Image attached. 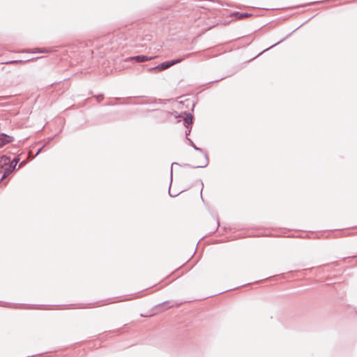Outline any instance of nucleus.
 Listing matches in <instances>:
<instances>
[{"mask_svg": "<svg viewBox=\"0 0 357 357\" xmlns=\"http://www.w3.org/2000/svg\"><path fill=\"white\" fill-rule=\"evenodd\" d=\"M187 140L189 141L190 145L191 146H192L195 150L204 153V157H205V162L203 165H198V166H192V165H189V164H183V165H181L179 163L176 162L172 163V167H171V181H172V173H173V169H173V167L175 166V165L185 167L192 168V169H197V168L206 167L208 165L209 159H208L207 153L202 149L197 147L190 138L187 137Z\"/></svg>", "mask_w": 357, "mask_h": 357, "instance_id": "1", "label": "nucleus"}, {"mask_svg": "<svg viewBox=\"0 0 357 357\" xmlns=\"http://www.w3.org/2000/svg\"><path fill=\"white\" fill-rule=\"evenodd\" d=\"M183 60H184V57L173 59V60H171V61H164V62L161 63L160 64H159V65H158L156 66L149 68L148 69V70L149 72H151V71L161 72V71H163V70H165L166 69H168L169 68H170V67H172V66H174V65H176L177 63H181Z\"/></svg>", "mask_w": 357, "mask_h": 357, "instance_id": "2", "label": "nucleus"}, {"mask_svg": "<svg viewBox=\"0 0 357 357\" xmlns=\"http://www.w3.org/2000/svg\"><path fill=\"white\" fill-rule=\"evenodd\" d=\"M13 137L9 136L5 133H0V149L2 148L6 144L12 142Z\"/></svg>", "mask_w": 357, "mask_h": 357, "instance_id": "3", "label": "nucleus"}, {"mask_svg": "<svg viewBox=\"0 0 357 357\" xmlns=\"http://www.w3.org/2000/svg\"><path fill=\"white\" fill-rule=\"evenodd\" d=\"M153 57L152 56H147L146 55H137L131 56L129 58L130 61H134L137 63H144L147 61L151 60Z\"/></svg>", "mask_w": 357, "mask_h": 357, "instance_id": "4", "label": "nucleus"}, {"mask_svg": "<svg viewBox=\"0 0 357 357\" xmlns=\"http://www.w3.org/2000/svg\"><path fill=\"white\" fill-rule=\"evenodd\" d=\"M54 50L52 48H36L32 50H24L23 52L29 53H50L52 52Z\"/></svg>", "mask_w": 357, "mask_h": 357, "instance_id": "5", "label": "nucleus"}, {"mask_svg": "<svg viewBox=\"0 0 357 357\" xmlns=\"http://www.w3.org/2000/svg\"><path fill=\"white\" fill-rule=\"evenodd\" d=\"M193 123V116L191 113H188L185 114V116L183 118V124L186 128L188 127H192Z\"/></svg>", "mask_w": 357, "mask_h": 357, "instance_id": "6", "label": "nucleus"}, {"mask_svg": "<svg viewBox=\"0 0 357 357\" xmlns=\"http://www.w3.org/2000/svg\"><path fill=\"white\" fill-rule=\"evenodd\" d=\"M14 170L15 167H13V165H8V167H6L3 169V175L0 178V183L2 182L6 177H8Z\"/></svg>", "mask_w": 357, "mask_h": 357, "instance_id": "7", "label": "nucleus"}, {"mask_svg": "<svg viewBox=\"0 0 357 357\" xmlns=\"http://www.w3.org/2000/svg\"><path fill=\"white\" fill-rule=\"evenodd\" d=\"M10 158L2 155L0 157V169L3 168L5 166H7L10 164Z\"/></svg>", "mask_w": 357, "mask_h": 357, "instance_id": "8", "label": "nucleus"}, {"mask_svg": "<svg viewBox=\"0 0 357 357\" xmlns=\"http://www.w3.org/2000/svg\"><path fill=\"white\" fill-rule=\"evenodd\" d=\"M252 15L251 13H248L235 12L233 13V16L237 19H243V18L250 17Z\"/></svg>", "mask_w": 357, "mask_h": 357, "instance_id": "9", "label": "nucleus"}, {"mask_svg": "<svg viewBox=\"0 0 357 357\" xmlns=\"http://www.w3.org/2000/svg\"><path fill=\"white\" fill-rule=\"evenodd\" d=\"M157 100L154 98H149L144 100L142 102H139L140 104H153L155 103Z\"/></svg>", "mask_w": 357, "mask_h": 357, "instance_id": "10", "label": "nucleus"}, {"mask_svg": "<svg viewBox=\"0 0 357 357\" xmlns=\"http://www.w3.org/2000/svg\"><path fill=\"white\" fill-rule=\"evenodd\" d=\"M290 35H291V33L288 34L286 37L283 38H282V39H281L280 41H278V42H277L276 43L273 44V45H271V47H269L266 48V50H264L262 52H261V53H260V54H262L263 52H266V51H267V50H270L271 48H272V47H273L276 46V45H278L279 43H282V41H284V40H285V39H286L289 36H290Z\"/></svg>", "mask_w": 357, "mask_h": 357, "instance_id": "11", "label": "nucleus"}, {"mask_svg": "<svg viewBox=\"0 0 357 357\" xmlns=\"http://www.w3.org/2000/svg\"><path fill=\"white\" fill-rule=\"evenodd\" d=\"M33 59H29V60H27V61H22V60H13V61H10L7 62V63H8V64H13V63H25V62H27V61H32V60H33Z\"/></svg>", "mask_w": 357, "mask_h": 357, "instance_id": "12", "label": "nucleus"}, {"mask_svg": "<svg viewBox=\"0 0 357 357\" xmlns=\"http://www.w3.org/2000/svg\"><path fill=\"white\" fill-rule=\"evenodd\" d=\"M20 158L19 157H15L13 160V163L11 165H13V167H14L15 168L16 165H17V163L20 162Z\"/></svg>", "mask_w": 357, "mask_h": 357, "instance_id": "13", "label": "nucleus"}, {"mask_svg": "<svg viewBox=\"0 0 357 357\" xmlns=\"http://www.w3.org/2000/svg\"><path fill=\"white\" fill-rule=\"evenodd\" d=\"M95 98H96L98 102H100V101H102L103 100L104 95L103 94H99L98 96H96Z\"/></svg>", "mask_w": 357, "mask_h": 357, "instance_id": "14", "label": "nucleus"}, {"mask_svg": "<svg viewBox=\"0 0 357 357\" xmlns=\"http://www.w3.org/2000/svg\"><path fill=\"white\" fill-rule=\"evenodd\" d=\"M27 162H28V160H24L23 161H22L20 162V164L19 165L18 169L21 168L23 166H24L27 163Z\"/></svg>", "mask_w": 357, "mask_h": 357, "instance_id": "15", "label": "nucleus"}, {"mask_svg": "<svg viewBox=\"0 0 357 357\" xmlns=\"http://www.w3.org/2000/svg\"><path fill=\"white\" fill-rule=\"evenodd\" d=\"M215 222H216V227L214 231H217V229H218V227L220 226V222H219V220H218V217H215Z\"/></svg>", "mask_w": 357, "mask_h": 357, "instance_id": "16", "label": "nucleus"}, {"mask_svg": "<svg viewBox=\"0 0 357 357\" xmlns=\"http://www.w3.org/2000/svg\"><path fill=\"white\" fill-rule=\"evenodd\" d=\"M45 146V145H43L41 148H40L36 153V155H38V154H40L42 152V151Z\"/></svg>", "mask_w": 357, "mask_h": 357, "instance_id": "17", "label": "nucleus"}, {"mask_svg": "<svg viewBox=\"0 0 357 357\" xmlns=\"http://www.w3.org/2000/svg\"><path fill=\"white\" fill-rule=\"evenodd\" d=\"M191 131V127H188V128H187V130L185 131V135H186V138L188 137V136L190 135V132Z\"/></svg>", "mask_w": 357, "mask_h": 357, "instance_id": "18", "label": "nucleus"}, {"mask_svg": "<svg viewBox=\"0 0 357 357\" xmlns=\"http://www.w3.org/2000/svg\"><path fill=\"white\" fill-rule=\"evenodd\" d=\"M52 137H50L47 139V142L45 144V145L46 146L47 144H49L52 140Z\"/></svg>", "mask_w": 357, "mask_h": 357, "instance_id": "19", "label": "nucleus"}, {"mask_svg": "<svg viewBox=\"0 0 357 357\" xmlns=\"http://www.w3.org/2000/svg\"><path fill=\"white\" fill-rule=\"evenodd\" d=\"M320 2L321 1L312 2V3H308V5L315 4V3H320ZM307 6V4L303 5V6Z\"/></svg>", "mask_w": 357, "mask_h": 357, "instance_id": "20", "label": "nucleus"}, {"mask_svg": "<svg viewBox=\"0 0 357 357\" xmlns=\"http://www.w3.org/2000/svg\"><path fill=\"white\" fill-rule=\"evenodd\" d=\"M169 196H170V197H174L177 196V194H176V195H172V194L171 193L170 189L169 190Z\"/></svg>", "mask_w": 357, "mask_h": 357, "instance_id": "21", "label": "nucleus"}, {"mask_svg": "<svg viewBox=\"0 0 357 357\" xmlns=\"http://www.w3.org/2000/svg\"><path fill=\"white\" fill-rule=\"evenodd\" d=\"M168 304H169V302H168V301H165V302L162 303V304H160V305H161V306H163V305H164V306H166V305H168Z\"/></svg>", "mask_w": 357, "mask_h": 357, "instance_id": "22", "label": "nucleus"}, {"mask_svg": "<svg viewBox=\"0 0 357 357\" xmlns=\"http://www.w3.org/2000/svg\"><path fill=\"white\" fill-rule=\"evenodd\" d=\"M200 194H201V197H202V190H201ZM202 199H203V198H202Z\"/></svg>", "mask_w": 357, "mask_h": 357, "instance_id": "23", "label": "nucleus"}, {"mask_svg": "<svg viewBox=\"0 0 357 357\" xmlns=\"http://www.w3.org/2000/svg\"><path fill=\"white\" fill-rule=\"evenodd\" d=\"M116 100H120V98H116Z\"/></svg>", "mask_w": 357, "mask_h": 357, "instance_id": "24", "label": "nucleus"}, {"mask_svg": "<svg viewBox=\"0 0 357 357\" xmlns=\"http://www.w3.org/2000/svg\"><path fill=\"white\" fill-rule=\"evenodd\" d=\"M27 357H29V356H27Z\"/></svg>", "mask_w": 357, "mask_h": 357, "instance_id": "25", "label": "nucleus"}]
</instances>
